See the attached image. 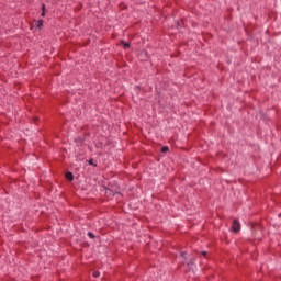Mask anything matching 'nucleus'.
I'll return each instance as SVG.
<instances>
[{
	"mask_svg": "<svg viewBox=\"0 0 281 281\" xmlns=\"http://www.w3.org/2000/svg\"><path fill=\"white\" fill-rule=\"evenodd\" d=\"M232 231L235 232V234H237V232H240V223L238 222V220L233 221Z\"/></svg>",
	"mask_w": 281,
	"mask_h": 281,
	"instance_id": "obj_1",
	"label": "nucleus"
},
{
	"mask_svg": "<svg viewBox=\"0 0 281 281\" xmlns=\"http://www.w3.org/2000/svg\"><path fill=\"white\" fill-rule=\"evenodd\" d=\"M66 179L68 180V181H74V173H71V172H66Z\"/></svg>",
	"mask_w": 281,
	"mask_h": 281,
	"instance_id": "obj_2",
	"label": "nucleus"
},
{
	"mask_svg": "<svg viewBox=\"0 0 281 281\" xmlns=\"http://www.w3.org/2000/svg\"><path fill=\"white\" fill-rule=\"evenodd\" d=\"M36 27H37V30L43 29V20L37 21Z\"/></svg>",
	"mask_w": 281,
	"mask_h": 281,
	"instance_id": "obj_3",
	"label": "nucleus"
},
{
	"mask_svg": "<svg viewBox=\"0 0 281 281\" xmlns=\"http://www.w3.org/2000/svg\"><path fill=\"white\" fill-rule=\"evenodd\" d=\"M93 278H100V271L93 272Z\"/></svg>",
	"mask_w": 281,
	"mask_h": 281,
	"instance_id": "obj_4",
	"label": "nucleus"
},
{
	"mask_svg": "<svg viewBox=\"0 0 281 281\" xmlns=\"http://www.w3.org/2000/svg\"><path fill=\"white\" fill-rule=\"evenodd\" d=\"M123 47L126 49L127 47H131V44L123 42Z\"/></svg>",
	"mask_w": 281,
	"mask_h": 281,
	"instance_id": "obj_5",
	"label": "nucleus"
},
{
	"mask_svg": "<svg viewBox=\"0 0 281 281\" xmlns=\"http://www.w3.org/2000/svg\"><path fill=\"white\" fill-rule=\"evenodd\" d=\"M161 153H168V147H166V146L162 147V148H161Z\"/></svg>",
	"mask_w": 281,
	"mask_h": 281,
	"instance_id": "obj_6",
	"label": "nucleus"
},
{
	"mask_svg": "<svg viewBox=\"0 0 281 281\" xmlns=\"http://www.w3.org/2000/svg\"><path fill=\"white\" fill-rule=\"evenodd\" d=\"M88 236H89V238H95V236L91 232L88 233Z\"/></svg>",
	"mask_w": 281,
	"mask_h": 281,
	"instance_id": "obj_7",
	"label": "nucleus"
},
{
	"mask_svg": "<svg viewBox=\"0 0 281 281\" xmlns=\"http://www.w3.org/2000/svg\"><path fill=\"white\" fill-rule=\"evenodd\" d=\"M42 12H45V4H42Z\"/></svg>",
	"mask_w": 281,
	"mask_h": 281,
	"instance_id": "obj_8",
	"label": "nucleus"
},
{
	"mask_svg": "<svg viewBox=\"0 0 281 281\" xmlns=\"http://www.w3.org/2000/svg\"><path fill=\"white\" fill-rule=\"evenodd\" d=\"M89 165H90V166H93V160H89Z\"/></svg>",
	"mask_w": 281,
	"mask_h": 281,
	"instance_id": "obj_9",
	"label": "nucleus"
},
{
	"mask_svg": "<svg viewBox=\"0 0 281 281\" xmlns=\"http://www.w3.org/2000/svg\"><path fill=\"white\" fill-rule=\"evenodd\" d=\"M181 256H182V258H186V252H182Z\"/></svg>",
	"mask_w": 281,
	"mask_h": 281,
	"instance_id": "obj_10",
	"label": "nucleus"
},
{
	"mask_svg": "<svg viewBox=\"0 0 281 281\" xmlns=\"http://www.w3.org/2000/svg\"><path fill=\"white\" fill-rule=\"evenodd\" d=\"M42 16H45V11H42Z\"/></svg>",
	"mask_w": 281,
	"mask_h": 281,
	"instance_id": "obj_11",
	"label": "nucleus"
},
{
	"mask_svg": "<svg viewBox=\"0 0 281 281\" xmlns=\"http://www.w3.org/2000/svg\"><path fill=\"white\" fill-rule=\"evenodd\" d=\"M202 254H203V256H205V254H206V252H205V251H203Z\"/></svg>",
	"mask_w": 281,
	"mask_h": 281,
	"instance_id": "obj_12",
	"label": "nucleus"
}]
</instances>
